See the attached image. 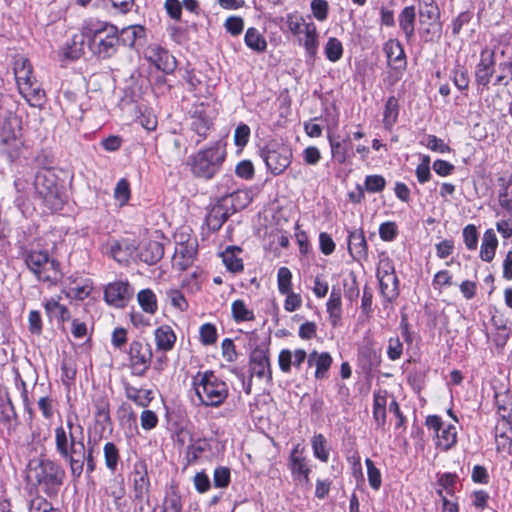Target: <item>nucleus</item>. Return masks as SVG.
<instances>
[{
  "label": "nucleus",
  "mask_w": 512,
  "mask_h": 512,
  "mask_svg": "<svg viewBox=\"0 0 512 512\" xmlns=\"http://www.w3.org/2000/svg\"><path fill=\"white\" fill-rule=\"evenodd\" d=\"M241 249L238 247H227L222 253V260L226 268L233 273L243 270V261L239 257Z\"/></svg>",
  "instance_id": "4c0bfd02"
},
{
  "label": "nucleus",
  "mask_w": 512,
  "mask_h": 512,
  "mask_svg": "<svg viewBox=\"0 0 512 512\" xmlns=\"http://www.w3.org/2000/svg\"><path fill=\"white\" fill-rule=\"evenodd\" d=\"M95 407V421L102 426V429L110 423V411L108 401L104 398L98 399L94 402Z\"/></svg>",
  "instance_id": "de8ad7c7"
},
{
  "label": "nucleus",
  "mask_w": 512,
  "mask_h": 512,
  "mask_svg": "<svg viewBox=\"0 0 512 512\" xmlns=\"http://www.w3.org/2000/svg\"><path fill=\"white\" fill-rule=\"evenodd\" d=\"M379 279L380 291L383 297L392 301L398 296V278L395 273H377Z\"/></svg>",
  "instance_id": "2f4dec72"
},
{
  "label": "nucleus",
  "mask_w": 512,
  "mask_h": 512,
  "mask_svg": "<svg viewBox=\"0 0 512 512\" xmlns=\"http://www.w3.org/2000/svg\"><path fill=\"white\" fill-rule=\"evenodd\" d=\"M197 254V242L195 239H187L178 243L172 258L173 267L184 271L192 266Z\"/></svg>",
  "instance_id": "aec40b11"
},
{
  "label": "nucleus",
  "mask_w": 512,
  "mask_h": 512,
  "mask_svg": "<svg viewBox=\"0 0 512 512\" xmlns=\"http://www.w3.org/2000/svg\"><path fill=\"white\" fill-rule=\"evenodd\" d=\"M308 360V356L305 350L296 349L294 351L290 349H282L278 356L279 368L284 373L291 372L292 367L300 369L301 365Z\"/></svg>",
  "instance_id": "5701e85b"
},
{
  "label": "nucleus",
  "mask_w": 512,
  "mask_h": 512,
  "mask_svg": "<svg viewBox=\"0 0 512 512\" xmlns=\"http://www.w3.org/2000/svg\"><path fill=\"white\" fill-rule=\"evenodd\" d=\"M212 109L203 103L196 105L191 114V130L198 135L196 143L203 141L212 127Z\"/></svg>",
  "instance_id": "dca6fc26"
},
{
  "label": "nucleus",
  "mask_w": 512,
  "mask_h": 512,
  "mask_svg": "<svg viewBox=\"0 0 512 512\" xmlns=\"http://www.w3.org/2000/svg\"><path fill=\"white\" fill-rule=\"evenodd\" d=\"M105 247L106 253L121 264H127L137 257L136 245L129 239L110 240Z\"/></svg>",
  "instance_id": "a211bd4d"
},
{
  "label": "nucleus",
  "mask_w": 512,
  "mask_h": 512,
  "mask_svg": "<svg viewBox=\"0 0 512 512\" xmlns=\"http://www.w3.org/2000/svg\"><path fill=\"white\" fill-rule=\"evenodd\" d=\"M154 337L157 350L164 352L172 350L177 339L173 329L168 325L158 327L154 332Z\"/></svg>",
  "instance_id": "473e14b6"
},
{
  "label": "nucleus",
  "mask_w": 512,
  "mask_h": 512,
  "mask_svg": "<svg viewBox=\"0 0 512 512\" xmlns=\"http://www.w3.org/2000/svg\"><path fill=\"white\" fill-rule=\"evenodd\" d=\"M310 8L314 18L320 22L327 20L329 4L326 0H312Z\"/></svg>",
  "instance_id": "e2e57ef3"
},
{
  "label": "nucleus",
  "mask_w": 512,
  "mask_h": 512,
  "mask_svg": "<svg viewBox=\"0 0 512 512\" xmlns=\"http://www.w3.org/2000/svg\"><path fill=\"white\" fill-rule=\"evenodd\" d=\"M421 144L426 146L433 152L441 154L450 152V147L446 143H444L442 139L438 138L435 135H426L425 138L421 141Z\"/></svg>",
  "instance_id": "13d9d810"
},
{
  "label": "nucleus",
  "mask_w": 512,
  "mask_h": 512,
  "mask_svg": "<svg viewBox=\"0 0 512 512\" xmlns=\"http://www.w3.org/2000/svg\"><path fill=\"white\" fill-rule=\"evenodd\" d=\"M124 390L125 396L139 407H147L153 399V392L149 389L137 388L130 384H125Z\"/></svg>",
  "instance_id": "c9c22d12"
},
{
  "label": "nucleus",
  "mask_w": 512,
  "mask_h": 512,
  "mask_svg": "<svg viewBox=\"0 0 512 512\" xmlns=\"http://www.w3.org/2000/svg\"><path fill=\"white\" fill-rule=\"evenodd\" d=\"M130 185L127 179H120L114 189V198L119 202L120 206L128 203L130 199Z\"/></svg>",
  "instance_id": "bf43d9fd"
},
{
  "label": "nucleus",
  "mask_w": 512,
  "mask_h": 512,
  "mask_svg": "<svg viewBox=\"0 0 512 512\" xmlns=\"http://www.w3.org/2000/svg\"><path fill=\"white\" fill-rule=\"evenodd\" d=\"M226 154L225 144L222 141H216L191 155L188 164L196 177L209 180L220 172Z\"/></svg>",
  "instance_id": "0eeeda50"
},
{
  "label": "nucleus",
  "mask_w": 512,
  "mask_h": 512,
  "mask_svg": "<svg viewBox=\"0 0 512 512\" xmlns=\"http://www.w3.org/2000/svg\"><path fill=\"white\" fill-rule=\"evenodd\" d=\"M500 74L496 77L494 85H507L512 81V54L499 63Z\"/></svg>",
  "instance_id": "6e6d98bb"
},
{
  "label": "nucleus",
  "mask_w": 512,
  "mask_h": 512,
  "mask_svg": "<svg viewBox=\"0 0 512 512\" xmlns=\"http://www.w3.org/2000/svg\"><path fill=\"white\" fill-rule=\"evenodd\" d=\"M152 349L147 342L134 340L129 345V367L135 376H143L152 360Z\"/></svg>",
  "instance_id": "1a4fd4ad"
},
{
  "label": "nucleus",
  "mask_w": 512,
  "mask_h": 512,
  "mask_svg": "<svg viewBox=\"0 0 512 512\" xmlns=\"http://www.w3.org/2000/svg\"><path fill=\"white\" fill-rule=\"evenodd\" d=\"M200 341L203 345H213L217 341L216 327L211 323H205L199 330Z\"/></svg>",
  "instance_id": "680f3d73"
},
{
  "label": "nucleus",
  "mask_w": 512,
  "mask_h": 512,
  "mask_svg": "<svg viewBox=\"0 0 512 512\" xmlns=\"http://www.w3.org/2000/svg\"><path fill=\"white\" fill-rule=\"evenodd\" d=\"M103 455L106 468L114 473L120 462V452L118 447L113 442H106L103 447Z\"/></svg>",
  "instance_id": "37998d69"
},
{
  "label": "nucleus",
  "mask_w": 512,
  "mask_h": 512,
  "mask_svg": "<svg viewBox=\"0 0 512 512\" xmlns=\"http://www.w3.org/2000/svg\"><path fill=\"white\" fill-rule=\"evenodd\" d=\"M224 27L232 36H238L244 29V20L239 16H230L225 20Z\"/></svg>",
  "instance_id": "69168bd1"
},
{
  "label": "nucleus",
  "mask_w": 512,
  "mask_h": 512,
  "mask_svg": "<svg viewBox=\"0 0 512 512\" xmlns=\"http://www.w3.org/2000/svg\"><path fill=\"white\" fill-rule=\"evenodd\" d=\"M104 493L106 496L112 497L115 505L119 506L126 493L123 477L110 479L104 487Z\"/></svg>",
  "instance_id": "a19ab883"
},
{
  "label": "nucleus",
  "mask_w": 512,
  "mask_h": 512,
  "mask_svg": "<svg viewBox=\"0 0 512 512\" xmlns=\"http://www.w3.org/2000/svg\"><path fill=\"white\" fill-rule=\"evenodd\" d=\"M332 357L328 352L313 351L308 355V365L315 366V378H327L328 371L332 365Z\"/></svg>",
  "instance_id": "c85d7f7f"
},
{
  "label": "nucleus",
  "mask_w": 512,
  "mask_h": 512,
  "mask_svg": "<svg viewBox=\"0 0 512 512\" xmlns=\"http://www.w3.org/2000/svg\"><path fill=\"white\" fill-rule=\"evenodd\" d=\"M398 234V227L395 222H384L379 227V235L383 241H393Z\"/></svg>",
  "instance_id": "774afa93"
},
{
  "label": "nucleus",
  "mask_w": 512,
  "mask_h": 512,
  "mask_svg": "<svg viewBox=\"0 0 512 512\" xmlns=\"http://www.w3.org/2000/svg\"><path fill=\"white\" fill-rule=\"evenodd\" d=\"M232 316L236 322L251 321L254 313L243 300H235L231 305Z\"/></svg>",
  "instance_id": "49530a36"
},
{
  "label": "nucleus",
  "mask_w": 512,
  "mask_h": 512,
  "mask_svg": "<svg viewBox=\"0 0 512 512\" xmlns=\"http://www.w3.org/2000/svg\"><path fill=\"white\" fill-rule=\"evenodd\" d=\"M210 448L209 441L206 439H197L187 447L186 457L189 462H195L200 458L203 452Z\"/></svg>",
  "instance_id": "3c124183"
},
{
  "label": "nucleus",
  "mask_w": 512,
  "mask_h": 512,
  "mask_svg": "<svg viewBox=\"0 0 512 512\" xmlns=\"http://www.w3.org/2000/svg\"><path fill=\"white\" fill-rule=\"evenodd\" d=\"M67 280L69 283L62 291L67 298L84 300L90 296L93 290L92 281L90 279H82L77 282V280L71 276Z\"/></svg>",
  "instance_id": "bb28decb"
},
{
  "label": "nucleus",
  "mask_w": 512,
  "mask_h": 512,
  "mask_svg": "<svg viewBox=\"0 0 512 512\" xmlns=\"http://www.w3.org/2000/svg\"><path fill=\"white\" fill-rule=\"evenodd\" d=\"M138 303L148 314H154L157 311V299L151 289H143L137 295Z\"/></svg>",
  "instance_id": "a18cd8bd"
},
{
  "label": "nucleus",
  "mask_w": 512,
  "mask_h": 512,
  "mask_svg": "<svg viewBox=\"0 0 512 512\" xmlns=\"http://www.w3.org/2000/svg\"><path fill=\"white\" fill-rule=\"evenodd\" d=\"M250 371L252 375L258 378H266L267 381L272 380L267 348L257 347L251 352Z\"/></svg>",
  "instance_id": "412c9836"
},
{
  "label": "nucleus",
  "mask_w": 512,
  "mask_h": 512,
  "mask_svg": "<svg viewBox=\"0 0 512 512\" xmlns=\"http://www.w3.org/2000/svg\"><path fill=\"white\" fill-rule=\"evenodd\" d=\"M193 402L199 406L218 408L229 396V386L212 370L198 371L191 378Z\"/></svg>",
  "instance_id": "f03ea898"
},
{
  "label": "nucleus",
  "mask_w": 512,
  "mask_h": 512,
  "mask_svg": "<svg viewBox=\"0 0 512 512\" xmlns=\"http://www.w3.org/2000/svg\"><path fill=\"white\" fill-rule=\"evenodd\" d=\"M288 467L294 480H302L305 484H309L311 469L304 455V447L300 444L293 447L289 455Z\"/></svg>",
  "instance_id": "f3484780"
},
{
  "label": "nucleus",
  "mask_w": 512,
  "mask_h": 512,
  "mask_svg": "<svg viewBox=\"0 0 512 512\" xmlns=\"http://www.w3.org/2000/svg\"><path fill=\"white\" fill-rule=\"evenodd\" d=\"M35 189L49 211L56 212L62 209L65 195L60 190L58 178L52 170L44 169L36 174Z\"/></svg>",
  "instance_id": "6e6552de"
},
{
  "label": "nucleus",
  "mask_w": 512,
  "mask_h": 512,
  "mask_svg": "<svg viewBox=\"0 0 512 512\" xmlns=\"http://www.w3.org/2000/svg\"><path fill=\"white\" fill-rule=\"evenodd\" d=\"M54 443L57 454L68 463L71 476L74 479L80 478L86 458L84 435L71 432L67 434L63 424H60L54 429Z\"/></svg>",
  "instance_id": "7ed1b4c3"
},
{
  "label": "nucleus",
  "mask_w": 512,
  "mask_h": 512,
  "mask_svg": "<svg viewBox=\"0 0 512 512\" xmlns=\"http://www.w3.org/2000/svg\"><path fill=\"white\" fill-rule=\"evenodd\" d=\"M120 44L133 47L137 40L145 37V28L141 25H130L119 31Z\"/></svg>",
  "instance_id": "ea45409f"
},
{
  "label": "nucleus",
  "mask_w": 512,
  "mask_h": 512,
  "mask_svg": "<svg viewBox=\"0 0 512 512\" xmlns=\"http://www.w3.org/2000/svg\"><path fill=\"white\" fill-rule=\"evenodd\" d=\"M133 294L134 290L127 281H115L105 287L104 299L110 306L124 308Z\"/></svg>",
  "instance_id": "4468645a"
},
{
  "label": "nucleus",
  "mask_w": 512,
  "mask_h": 512,
  "mask_svg": "<svg viewBox=\"0 0 512 512\" xmlns=\"http://www.w3.org/2000/svg\"><path fill=\"white\" fill-rule=\"evenodd\" d=\"M366 468H367V478L369 486L378 491L382 485V476L380 470L375 466L374 462L367 458L365 460Z\"/></svg>",
  "instance_id": "864d4df0"
},
{
  "label": "nucleus",
  "mask_w": 512,
  "mask_h": 512,
  "mask_svg": "<svg viewBox=\"0 0 512 512\" xmlns=\"http://www.w3.org/2000/svg\"><path fill=\"white\" fill-rule=\"evenodd\" d=\"M22 259L34 277L49 286H56L63 278L60 262L47 249L28 248L22 251Z\"/></svg>",
  "instance_id": "20e7f679"
},
{
  "label": "nucleus",
  "mask_w": 512,
  "mask_h": 512,
  "mask_svg": "<svg viewBox=\"0 0 512 512\" xmlns=\"http://www.w3.org/2000/svg\"><path fill=\"white\" fill-rule=\"evenodd\" d=\"M326 307L331 325L333 327L338 326L342 317V297L340 289L332 288Z\"/></svg>",
  "instance_id": "7c9ffc66"
},
{
  "label": "nucleus",
  "mask_w": 512,
  "mask_h": 512,
  "mask_svg": "<svg viewBox=\"0 0 512 512\" xmlns=\"http://www.w3.org/2000/svg\"><path fill=\"white\" fill-rule=\"evenodd\" d=\"M22 135V119L13 112L0 106V141L9 144L19 142Z\"/></svg>",
  "instance_id": "ddd939ff"
},
{
  "label": "nucleus",
  "mask_w": 512,
  "mask_h": 512,
  "mask_svg": "<svg viewBox=\"0 0 512 512\" xmlns=\"http://www.w3.org/2000/svg\"><path fill=\"white\" fill-rule=\"evenodd\" d=\"M498 239L493 229L484 232L480 247V258L485 262H491L495 256Z\"/></svg>",
  "instance_id": "f704fd0d"
},
{
  "label": "nucleus",
  "mask_w": 512,
  "mask_h": 512,
  "mask_svg": "<svg viewBox=\"0 0 512 512\" xmlns=\"http://www.w3.org/2000/svg\"><path fill=\"white\" fill-rule=\"evenodd\" d=\"M230 197L235 209H242L251 202L250 192L247 190H236L230 194Z\"/></svg>",
  "instance_id": "338daca9"
},
{
  "label": "nucleus",
  "mask_w": 512,
  "mask_h": 512,
  "mask_svg": "<svg viewBox=\"0 0 512 512\" xmlns=\"http://www.w3.org/2000/svg\"><path fill=\"white\" fill-rule=\"evenodd\" d=\"M83 38L87 40L89 50L100 59L114 56L120 46L118 28L107 21L97 18L85 20L81 26Z\"/></svg>",
  "instance_id": "f257e3e1"
},
{
  "label": "nucleus",
  "mask_w": 512,
  "mask_h": 512,
  "mask_svg": "<svg viewBox=\"0 0 512 512\" xmlns=\"http://www.w3.org/2000/svg\"><path fill=\"white\" fill-rule=\"evenodd\" d=\"M303 37H299V45L303 46L308 58L314 60L319 47V34L314 22H308L303 30Z\"/></svg>",
  "instance_id": "393cba45"
},
{
  "label": "nucleus",
  "mask_w": 512,
  "mask_h": 512,
  "mask_svg": "<svg viewBox=\"0 0 512 512\" xmlns=\"http://www.w3.org/2000/svg\"><path fill=\"white\" fill-rule=\"evenodd\" d=\"M428 429L436 437V446L444 451L451 449L457 443V430L452 424L445 423L439 416L430 415L425 422Z\"/></svg>",
  "instance_id": "9d476101"
},
{
  "label": "nucleus",
  "mask_w": 512,
  "mask_h": 512,
  "mask_svg": "<svg viewBox=\"0 0 512 512\" xmlns=\"http://www.w3.org/2000/svg\"><path fill=\"white\" fill-rule=\"evenodd\" d=\"M399 27L409 44L415 37L416 11L414 6H406L398 16Z\"/></svg>",
  "instance_id": "cd10ccee"
},
{
  "label": "nucleus",
  "mask_w": 512,
  "mask_h": 512,
  "mask_svg": "<svg viewBox=\"0 0 512 512\" xmlns=\"http://www.w3.org/2000/svg\"><path fill=\"white\" fill-rule=\"evenodd\" d=\"M277 285L280 293L292 291V273L287 267H280L277 272Z\"/></svg>",
  "instance_id": "052dcab7"
},
{
  "label": "nucleus",
  "mask_w": 512,
  "mask_h": 512,
  "mask_svg": "<svg viewBox=\"0 0 512 512\" xmlns=\"http://www.w3.org/2000/svg\"><path fill=\"white\" fill-rule=\"evenodd\" d=\"M342 42L336 37H329L325 46L324 54L330 62H338L343 56Z\"/></svg>",
  "instance_id": "c03bdc74"
},
{
  "label": "nucleus",
  "mask_w": 512,
  "mask_h": 512,
  "mask_svg": "<svg viewBox=\"0 0 512 512\" xmlns=\"http://www.w3.org/2000/svg\"><path fill=\"white\" fill-rule=\"evenodd\" d=\"M332 158L339 164H346L352 157L350 138L328 135Z\"/></svg>",
  "instance_id": "b1692460"
},
{
  "label": "nucleus",
  "mask_w": 512,
  "mask_h": 512,
  "mask_svg": "<svg viewBox=\"0 0 512 512\" xmlns=\"http://www.w3.org/2000/svg\"><path fill=\"white\" fill-rule=\"evenodd\" d=\"M65 478L62 466L50 459L32 461L29 464L28 479L37 484L49 497L57 496Z\"/></svg>",
  "instance_id": "423d86ee"
},
{
  "label": "nucleus",
  "mask_w": 512,
  "mask_h": 512,
  "mask_svg": "<svg viewBox=\"0 0 512 512\" xmlns=\"http://www.w3.org/2000/svg\"><path fill=\"white\" fill-rule=\"evenodd\" d=\"M84 40L86 39L82 35L74 36L72 43L64 48V56L72 60L80 58L84 53Z\"/></svg>",
  "instance_id": "603ef678"
},
{
  "label": "nucleus",
  "mask_w": 512,
  "mask_h": 512,
  "mask_svg": "<svg viewBox=\"0 0 512 512\" xmlns=\"http://www.w3.org/2000/svg\"><path fill=\"white\" fill-rule=\"evenodd\" d=\"M29 512H58V510L44 497L36 496L30 501Z\"/></svg>",
  "instance_id": "0e129e2a"
},
{
  "label": "nucleus",
  "mask_w": 512,
  "mask_h": 512,
  "mask_svg": "<svg viewBox=\"0 0 512 512\" xmlns=\"http://www.w3.org/2000/svg\"><path fill=\"white\" fill-rule=\"evenodd\" d=\"M495 72V50L484 48L475 68V82L482 89H488Z\"/></svg>",
  "instance_id": "2eb2a0df"
},
{
  "label": "nucleus",
  "mask_w": 512,
  "mask_h": 512,
  "mask_svg": "<svg viewBox=\"0 0 512 512\" xmlns=\"http://www.w3.org/2000/svg\"><path fill=\"white\" fill-rule=\"evenodd\" d=\"M164 255V248L161 243L158 241H149L144 244L137 254V257L140 261L153 265L160 261Z\"/></svg>",
  "instance_id": "c756f323"
},
{
  "label": "nucleus",
  "mask_w": 512,
  "mask_h": 512,
  "mask_svg": "<svg viewBox=\"0 0 512 512\" xmlns=\"http://www.w3.org/2000/svg\"><path fill=\"white\" fill-rule=\"evenodd\" d=\"M244 42L249 49L256 53L265 52L268 46L263 34L255 27L246 30Z\"/></svg>",
  "instance_id": "e433bc0d"
},
{
  "label": "nucleus",
  "mask_w": 512,
  "mask_h": 512,
  "mask_svg": "<svg viewBox=\"0 0 512 512\" xmlns=\"http://www.w3.org/2000/svg\"><path fill=\"white\" fill-rule=\"evenodd\" d=\"M16 420V412L10 397L7 393L4 396H0V423H2L8 431H11L16 425Z\"/></svg>",
  "instance_id": "72a5a7b5"
},
{
  "label": "nucleus",
  "mask_w": 512,
  "mask_h": 512,
  "mask_svg": "<svg viewBox=\"0 0 512 512\" xmlns=\"http://www.w3.org/2000/svg\"><path fill=\"white\" fill-rule=\"evenodd\" d=\"M399 112L398 100L395 96H390L385 104L383 113V125L386 130H391L397 121Z\"/></svg>",
  "instance_id": "79ce46f5"
},
{
  "label": "nucleus",
  "mask_w": 512,
  "mask_h": 512,
  "mask_svg": "<svg viewBox=\"0 0 512 512\" xmlns=\"http://www.w3.org/2000/svg\"><path fill=\"white\" fill-rule=\"evenodd\" d=\"M384 51L391 67V72L384 82L393 86L400 79L401 73L406 67V56L401 43L394 39H390L384 44Z\"/></svg>",
  "instance_id": "9b49d317"
},
{
  "label": "nucleus",
  "mask_w": 512,
  "mask_h": 512,
  "mask_svg": "<svg viewBox=\"0 0 512 512\" xmlns=\"http://www.w3.org/2000/svg\"><path fill=\"white\" fill-rule=\"evenodd\" d=\"M144 58L163 72L173 71L175 68L174 57L168 50L158 44H150L144 50Z\"/></svg>",
  "instance_id": "6ab92c4d"
},
{
  "label": "nucleus",
  "mask_w": 512,
  "mask_h": 512,
  "mask_svg": "<svg viewBox=\"0 0 512 512\" xmlns=\"http://www.w3.org/2000/svg\"><path fill=\"white\" fill-rule=\"evenodd\" d=\"M226 220L227 213L220 206L213 207L206 216V224L213 231L220 229Z\"/></svg>",
  "instance_id": "09e8293b"
},
{
  "label": "nucleus",
  "mask_w": 512,
  "mask_h": 512,
  "mask_svg": "<svg viewBox=\"0 0 512 512\" xmlns=\"http://www.w3.org/2000/svg\"><path fill=\"white\" fill-rule=\"evenodd\" d=\"M18 91L31 107L41 108L45 104L46 94L33 74V67L28 58L18 56L13 63Z\"/></svg>",
  "instance_id": "39448f33"
},
{
  "label": "nucleus",
  "mask_w": 512,
  "mask_h": 512,
  "mask_svg": "<svg viewBox=\"0 0 512 512\" xmlns=\"http://www.w3.org/2000/svg\"><path fill=\"white\" fill-rule=\"evenodd\" d=\"M150 488V481L146 467L144 465L136 466L133 479L134 499L139 503L147 502Z\"/></svg>",
  "instance_id": "a878e982"
},
{
  "label": "nucleus",
  "mask_w": 512,
  "mask_h": 512,
  "mask_svg": "<svg viewBox=\"0 0 512 512\" xmlns=\"http://www.w3.org/2000/svg\"><path fill=\"white\" fill-rule=\"evenodd\" d=\"M452 81L454 85L461 91L468 89L469 86V75L467 69L457 64L452 71Z\"/></svg>",
  "instance_id": "4d7b16f0"
},
{
  "label": "nucleus",
  "mask_w": 512,
  "mask_h": 512,
  "mask_svg": "<svg viewBox=\"0 0 512 512\" xmlns=\"http://www.w3.org/2000/svg\"><path fill=\"white\" fill-rule=\"evenodd\" d=\"M326 438L322 434H316L312 438L313 455L322 462L329 459V451L326 448Z\"/></svg>",
  "instance_id": "8fccbe9b"
},
{
  "label": "nucleus",
  "mask_w": 512,
  "mask_h": 512,
  "mask_svg": "<svg viewBox=\"0 0 512 512\" xmlns=\"http://www.w3.org/2000/svg\"><path fill=\"white\" fill-rule=\"evenodd\" d=\"M308 22L299 13H290L286 17V24L294 36H300Z\"/></svg>",
  "instance_id": "5fc2aeb1"
},
{
  "label": "nucleus",
  "mask_w": 512,
  "mask_h": 512,
  "mask_svg": "<svg viewBox=\"0 0 512 512\" xmlns=\"http://www.w3.org/2000/svg\"><path fill=\"white\" fill-rule=\"evenodd\" d=\"M44 308L47 315L60 322L68 321L71 318L68 308L59 303V299L50 298L44 302Z\"/></svg>",
  "instance_id": "58836bf2"
},
{
  "label": "nucleus",
  "mask_w": 512,
  "mask_h": 512,
  "mask_svg": "<svg viewBox=\"0 0 512 512\" xmlns=\"http://www.w3.org/2000/svg\"><path fill=\"white\" fill-rule=\"evenodd\" d=\"M262 158L271 173L279 175L290 165L292 152L285 146L277 148L266 146L262 150Z\"/></svg>",
  "instance_id": "f8f14e48"
},
{
  "label": "nucleus",
  "mask_w": 512,
  "mask_h": 512,
  "mask_svg": "<svg viewBox=\"0 0 512 512\" xmlns=\"http://www.w3.org/2000/svg\"><path fill=\"white\" fill-rule=\"evenodd\" d=\"M348 252L357 262L368 259V244L362 229L349 232Z\"/></svg>",
  "instance_id": "4be33fe9"
}]
</instances>
